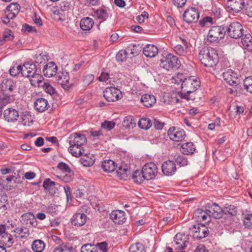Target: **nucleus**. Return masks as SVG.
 <instances>
[{"label": "nucleus", "instance_id": "obj_40", "mask_svg": "<svg viewBox=\"0 0 252 252\" xmlns=\"http://www.w3.org/2000/svg\"><path fill=\"white\" fill-rule=\"evenodd\" d=\"M173 159L180 166H184L188 164V161L185 156L175 154L173 156Z\"/></svg>", "mask_w": 252, "mask_h": 252}, {"label": "nucleus", "instance_id": "obj_6", "mask_svg": "<svg viewBox=\"0 0 252 252\" xmlns=\"http://www.w3.org/2000/svg\"><path fill=\"white\" fill-rule=\"evenodd\" d=\"M17 86L16 82L10 79H4L0 85V92L10 95H14L16 92Z\"/></svg>", "mask_w": 252, "mask_h": 252}, {"label": "nucleus", "instance_id": "obj_27", "mask_svg": "<svg viewBox=\"0 0 252 252\" xmlns=\"http://www.w3.org/2000/svg\"><path fill=\"white\" fill-rule=\"evenodd\" d=\"M87 216L84 213H77L71 219V223L75 226H81L85 224Z\"/></svg>", "mask_w": 252, "mask_h": 252}, {"label": "nucleus", "instance_id": "obj_11", "mask_svg": "<svg viewBox=\"0 0 252 252\" xmlns=\"http://www.w3.org/2000/svg\"><path fill=\"white\" fill-rule=\"evenodd\" d=\"M190 229H191V228ZM191 229H192L193 232V237L196 239L205 238L209 233L208 228L202 224L194 225Z\"/></svg>", "mask_w": 252, "mask_h": 252}, {"label": "nucleus", "instance_id": "obj_31", "mask_svg": "<svg viewBox=\"0 0 252 252\" xmlns=\"http://www.w3.org/2000/svg\"><path fill=\"white\" fill-rule=\"evenodd\" d=\"M94 24L93 19L87 17L81 20L80 26L81 29L84 31H89L93 27Z\"/></svg>", "mask_w": 252, "mask_h": 252}, {"label": "nucleus", "instance_id": "obj_52", "mask_svg": "<svg viewBox=\"0 0 252 252\" xmlns=\"http://www.w3.org/2000/svg\"><path fill=\"white\" fill-rule=\"evenodd\" d=\"M95 14L96 17L99 19H101L102 21H104L106 20L108 17V14L106 12V10L103 8H99L95 11Z\"/></svg>", "mask_w": 252, "mask_h": 252}, {"label": "nucleus", "instance_id": "obj_57", "mask_svg": "<svg viewBox=\"0 0 252 252\" xmlns=\"http://www.w3.org/2000/svg\"><path fill=\"white\" fill-rule=\"evenodd\" d=\"M201 27H209L213 24V19L211 17H205L199 21Z\"/></svg>", "mask_w": 252, "mask_h": 252}, {"label": "nucleus", "instance_id": "obj_24", "mask_svg": "<svg viewBox=\"0 0 252 252\" xmlns=\"http://www.w3.org/2000/svg\"><path fill=\"white\" fill-rule=\"evenodd\" d=\"M57 71V66L53 62L48 63L44 65L43 69L44 75L47 77H51L55 75Z\"/></svg>", "mask_w": 252, "mask_h": 252}, {"label": "nucleus", "instance_id": "obj_61", "mask_svg": "<svg viewBox=\"0 0 252 252\" xmlns=\"http://www.w3.org/2000/svg\"><path fill=\"white\" fill-rule=\"evenodd\" d=\"M57 168L63 172L65 173H70L71 172V169L68 165L63 162L59 163L57 166Z\"/></svg>", "mask_w": 252, "mask_h": 252}, {"label": "nucleus", "instance_id": "obj_35", "mask_svg": "<svg viewBox=\"0 0 252 252\" xmlns=\"http://www.w3.org/2000/svg\"><path fill=\"white\" fill-rule=\"evenodd\" d=\"M195 150V147L192 142H187L182 145L181 151L184 155H192Z\"/></svg>", "mask_w": 252, "mask_h": 252}, {"label": "nucleus", "instance_id": "obj_32", "mask_svg": "<svg viewBox=\"0 0 252 252\" xmlns=\"http://www.w3.org/2000/svg\"><path fill=\"white\" fill-rule=\"evenodd\" d=\"M30 81L31 85L34 87H41L43 84V77L39 73H35L33 75L30 76Z\"/></svg>", "mask_w": 252, "mask_h": 252}, {"label": "nucleus", "instance_id": "obj_64", "mask_svg": "<svg viewBox=\"0 0 252 252\" xmlns=\"http://www.w3.org/2000/svg\"><path fill=\"white\" fill-rule=\"evenodd\" d=\"M245 12L249 17H252V2L246 4L245 5Z\"/></svg>", "mask_w": 252, "mask_h": 252}, {"label": "nucleus", "instance_id": "obj_17", "mask_svg": "<svg viewBox=\"0 0 252 252\" xmlns=\"http://www.w3.org/2000/svg\"><path fill=\"white\" fill-rule=\"evenodd\" d=\"M175 163L173 160H168L164 161L161 166L162 172L164 175L171 176L174 175L176 171Z\"/></svg>", "mask_w": 252, "mask_h": 252}, {"label": "nucleus", "instance_id": "obj_21", "mask_svg": "<svg viewBox=\"0 0 252 252\" xmlns=\"http://www.w3.org/2000/svg\"><path fill=\"white\" fill-rule=\"evenodd\" d=\"M208 211L210 219L212 217L216 219H219L223 215V210L216 203H212L210 205Z\"/></svg>", "mask_w": 252, "mask_h": 252}, {"label": "nucleus", "instance_id": "obj_22", "mask_svg": "<svg viewBox=\"0 0 252 252\" xmlns=\"http://www.w3.org/2000/svg\"><path fill=\"white\" fill-rule=\"evenodd\" d=\"M193 217L196 221L199 222H209L211 220L208 214V209L205 211L201 209L196 210L194 213Z\"/></svg>", "mask_w": 252, "mask_h": 252}, {"label": "nucleus", "instance_id": "obj_30", "mask_svg": "<svg viewBox=\"0 0 252 252\" xmlns=\"http://www.w3.org/2000/svg\"><path fill=\"white\" fill-rule=\"evenodd\" d=\"M141 101L144 106L150 107L156 103V99L154 95L146 94L141 96Z\"/></svg>", "mask_w": 252, "mask_h": 252}, {"label": "nucleus", "instance_id": "obj_45", "mask_svg": "<svg viewBox=\"0 0 252 252\" xmlns=\"http://www.w3.org/2000/svg\"><path fill=\"white\" fill-rule=\"evenodd\" d=\"M117 176L120 179L126 180L128 175L130 174V170H128L126 167L120 166L119 169L116 171Z\"/></svg>", "mask_w": 252, "mask_h": 252}, {"label": "nucleus", "instance_id": "obj_19", "mask_svg": "<svg viewBox=\"0 0 252 252\" xmlns=\"http://www.w3.org/2000/svg\"><path fill=\"white\" fill-rule=\"evenodd\" d=\"M174 242L176 246V249L179 250L184 249L189 243L188 236L181 233L175 235Z\"/></svg>", "mask_w": 252, "mask_h": 252}, {"label": "nucleus", "instance_id": "obj_53", "mask_svg": "<svg viewBox=\"0 0 252 252\" xmlns=\"http://www.w3.org/2000/svg\"><path fill=\"white\" fill-rule=\"evenodd\" d=\"M244 86L247 92L252 94V76L246 77L245 79Z\"/></svg>", "mask_w": 252, "mask_h": 252}, {"label": "nucleus", "instance_id": "obj_7", "mask_svg": "<svg viewBox=\"0 0 252 252\" xmlns=\"http://www.w3.org/2000/svg\"><path fill=\"white\" fill-rule=\"evenodd\" d=\"M104 97L109 102H114L122 97L120 90L113 87H108L103 92Z\"/></svg>", "mask_w": 252, "mask_h": 252}, {"label": "nucleus", "instance_id": "obj_15", "mask_svg": "<svg viewBox=\"0 0 252 252\" xmlns=\"http://www.w3.org/2000/svg\"><path fill=\"white\" fill-rule=\"evenodd\" d=\"M224 80L229 85L237 86L240 83L237 74L231 69H228L222 74Z\"/></svg>", "mask_w": 252, "mask_h": 252}, {"label": "nucleus", "instance_id": "obj_33", "mask_svg": "<svg viewBox=\"0 0 252 252\" xmlns=\"http://www.w3.org/2000/svg\"><path fill=\"white\" fill-rule=\"evenodd\" d=\"M241 37L243 47L248 51H252V36L250 34H246Z\"/></svg>", "mask_w": 252, "mask_h": 252}, {"label": "nucleus", "instance_id": "obj_37", "mask_svg": "<svg viewBox=\"0 0 252 252\" xmlns=\"http://www.w3.org/2000/svg\"><path fill=\"white\" fill-rule=\"evenodd\" d=\"M68 151L73 156L75 157L83 156L84 153V149L82 146L70 145Z\"/></svg>", "mask_w": 252, "mask_h": 252}, {"label": "nucleus", "instance_id": "obj_51", "mask_svg": "<svg viewBox=\"0 0 252 252\" xmlns=\"http://www.w3.org/2000/svg\"><path fill=\"white\" fill-rule=\"evenodd\" d=\"M135 125L136 123H135L134 120L132 119V117L127 116L124 118L123 122V126L126 128L130 127L133 128L135 126Z\"/></svg>", "mask_w": 252, "mask_h": 252}, {"label": "nucleus", "instance_id": "obj_2", "mask_svg": "<svg viewBox=\"0 0 252 252\" xmlns=\"http://www.w3.org/2000/svg\"><path fill=\"white\" fill-rule=\"evenodd\" d=\"M198 58L201 63L207 67H213L219 62L217 50L211 47L202 49L199 53Z\"/></svg>", "mask_w": 252, "mask_h": 252}, {"label": "nucleus", "instance_id": "obj_23", "mask_svg": "<svg viewBox=\"0 0 252 252\" xmlns=\"http://www.w3.org/2000/svg\"><path fill=\"white\" fill-rule=\"evenodd\" d=\"M110 218L115 223H123L126 220L125 213L121 210L113 211L110 214Z\"/></svg>", "mask_w": 252, "mask_h": 252}, {"label": "nucleus", "instance_id": "obj_1", "mask_svg": "<svg viewBox=\"0 0 252 252\" xmlns=\"http://www.w3.org/2000/svg\"><path fill=\"white\" fill-rule=\"evenodd\" d=\"M200 84L199 81L192 76L185 79L182 83L180 96L187 100L194 99V97L190 94L200 87Z\"/></svg>", "mask_w": 252, "mask_h": 252}, {"label": "nucleus", "instance_id": "obj_4", "mask_svg": "<svg viewBox=\"0 0 252 252\" xmlns=\"http://www.w3.org/2000/svg\"><path fill=\"white\" fill-rule=\"evenodd\" d=\"M226 29L221 26H214L209 30L208 40L211 42H219L222 39L226 32Z\"/></svg>", "mask_w": 252, "mask_h": 252}, {"label": "nucleus", "instance_id": "obj_60", "mask_svg": "<svg viewBox=\"0 0 252 252\" xmlns=\"http://www.w3.org/2000/svg\"><path fill=\"white\" fill-rule=\"evenodd\" d=\"M44 90L48 94L52 95L56 93L55 89L51 86L49 83H43L42 86Z\"/></svg>", "mask_w": 252, "mask_h": 252}, {"label": "nucleus", "instance_id": "obj_49", "mask_svg": "<svg viewBox=\"0 0 252 252\" xmlns=\"http://www.w3.org/2000/svg\"><path fill=\"white\" fill-rule=\"evenodd\" d=\"M132 179L137 184H141L145 179L144 175L142 173V170H136L132 175Z\"/></svg>", "mask_w": 252, "mask_h": 252}, {"label": "nucleus", "instance_id": "obj_41", "mask_svg": "<svg viewBox=\"0 0 252 252\" xmlns=\"http://www.w3.org/2000/svg\"><path fill=\"white\" fill-rule=\"evenodd\" d=\"M90 154H85L82 156L80 159V162L84 166L89 167L93 165L94 162V159L90 157ZM92 155H91L92 156Z\"/></svg>", "mask_w": 252, "mask_h": 252}, {"label": "nucleus", "instance_id": "obj_10", "mask_svg": "<svg viewBox=\"0 0 252 252\" xmlns=\"http://www.w3.org/2000/svg\"><path fill=\"white\" fill-rule=\"evenodd\" d=\"M184 20L189 24L194 23L198 21L199 13L197 9L191 7L187 8L183 15Z\"/></svg>", "mask_w": 252, "mask_h": 252}, {"label": "nucleus", "instance_id": "obj_43", "mask_svg": "<svg viewBox=\"0 0 252 252\" xmlns=\"http://www.w3.org/2000/svg\"><path fill=\"white\" fill-rule=\"evenodd\" d=\"M230 113L231 115L234 117L236 115L240 114L244 112V108L241 106H238L236 103H232L229 107Z\"/></svg>", "mask_w": 252, "mask_h": 252}, {"label": "nucleus", "instance_id": "obj_28", "mask_svg": "<svg viewBox=\"0 0 252 252\" xmlns=\"http://www.w3.org/2000/svg\"><path fill=\"white\" fill-rule=\"evenodd\" d=\"M143 53L147 57H154L158 53V49L154 45L147 44L143 48Z\"/></svg>", "mask_w": 252, "mask_h": 252}, {"label": "nucleus", "instance_id": "obj_34", "mask_svg": "<svg viewBox=\"0 0 252 252\" xmlns=\"http://www.w3.org/2000/svg\"><path fill=\"white\" fill-rule=\"evenodd\" d=\"M101 167L104 171L109 173L113 172L116 169L114 161L111 159L104 160L102 162Z\"/></svg>", "mask_w": 252, "mask_h": 252}, {"label": "nucleus", "instance_id": "obj_54", "mask_svg": "<svg viewBox=\"0 0 252 252\" xmlns=\"http://www.w3.org/2000/svg\"><path fill=\"white\" fill-rule=\"evenodd\" d=\"M81 252H98L97 248L91 244L84 245L81 249Z\"/></svg>", "mask_w": 252, "mask_h": 252}, {"label": "nucleus", "instance_id": "obj_26", "mask_svg": "<svg viewBox=\"0 0 252 252\" xmlns=\"http://www.w3.org/2000/svg\"><path fill=\"white\" fill-rule=\"evenodd\" d=\"M34 107L39 112H44L49 107L48 101L42 97L38 98L34 102Z\"/></svg>", "mask_w": 252, "mask_h": 252}, {"label": "nucleus", "instance_id": "obj_63", "mask_svg": "<svg viewBox=\"0 0 252 252\" xmlns=\"http://www.w3.org/2000/svg\"><path fill=\"white\" fill-rule=\"evenodd\" d=\"M94 76L93 74H87L83 79V84L85 86L89 85L94 80Z\"/></svg>", "mask_w": 252, "mask_h": 252}, {"label": "nucleus", "instance_id": "obj_62", "mask_svg": "<svg viewBox=\"0 0 252 252\" xmlns=\"http://www.w3.org/2000/svg\"><path fill=\"white\" fill-rule=\"evenodd\" d=\"M22 67L21 65H17V66H13L9 70L10 74L12 76H16L17 75L21 73Z\"/></svg>", "mask_w": 252, "mask_h": 252}, {"label": "nucleus", "instance_id": "obj_25", "mask_svg": "<svg viewBox=\"0 0 252 252\" xmlns=\"http://www.w3.org/2000/svg\"><path fill=\"white\" fill-rule=\"evenodd\" d=\"M19 116L18 112L13 108H9L4 111V118L8 122H15Z\"/></svg>", "mask_w": 252, "mask_h": 252}, {"label": "nucleus", "instance_id": "obj_18", "mask_svg": "<svg viewBox=\"0 0 252 252\" xmlns=\"http://www.w3.org/2000/svg\"><path fill=\"white\" fill-rule=\"evenodd\" d=\"M70 145L82 146L87 142V139L83 134L74 133L69 137Z\"/></svg>", "mask_w": 252, "mask_h": 252}, {"label": "nucleus", "instance_id": "obj_58", "mask_svg": "<svg viewBox=\"0 0 252 252\" xmlns=\"http://www.w3.org/2000/svg\"><path fill=\"white\" fill-rule=\"evenodd\" d=\"M127 53L125 50H120L116 55V59L117 61L123 62L127 58Z\"/></svg>", "mask_w": 252, "mask_h": 252}, {"label": "nucleus", "instance_id": "obj_16", "mask_svg": "<svg viewBox=\"0 0 252 252\" xmlns=\"http://www.w3.org/2000/svg\"><path fill=\"white\" fill-rule=\"evenodd\" d=\"M21 70L22 76L24 77L29 78L36 72L37 67L35 63L27 62L23 65Z\"/></svg>", "mask_w": 252, "mask_h": 252}, {"label": "nucleus", "instance_id": "obj_46", "mask_svg": "<svg viewBox=\"0 0 252 252\" xmlns=\"http://www.w3.org/2000/svg\"><path fill=\"white\" fill-rule=\"evenodd\" d=\"M0 238V241L7 246L8 247H11L13 243L12 235L7 233H4Z\"/></svg>", "mask_w": 252, "mask_h": 252}, {"label": "nucleus", "instance_id": "obj_42", "mask_svg": "<svg viewBox=\"0 0 252 252\" xmlns=\"http://www.w3.org/2000/svg\"><path fill=\"white\" fill-rule=\"evenodd\" d=\"M45 248L44 242L40 240H36L32 245V248L34 252H41Z\"/></svg>", "mask_w": 252, "mask_h": 252}, {"label": "nucleus", "instance_id": "obj_13", "mask_svg": "<svg viewBox=\"0 0 252 252\" xmlns=\"http://www.w3.org/2000/svg\"><path fill=\"white\" fill-rule=\"evenodd\" d=\"M226 7L228 11L235 13H239L245 5L244 0H227Z\"/></svg>", "mask_w": 252, "mask_h": 252}, {"label": "nucleus", "instance_id": "obj_39", "mask_svg": "<svg viewBox=\"0 0 252 252\" xmlns=\"http://www.w3.org/2000/svg\"><path fill=\"white\" fill-rule=\"evenodd\" d=\"M53 252H74V250L70 245L63 244L55 247Z\"/></svg>", "mask_w": 252, "mask_h": 252}, {"label": "nucleus", "instance_id": "obj_48", "mask_svg": "<svg viewBox=\"0 0 252 252\" xmlns=\"http://www.w3.org/2000/svg\"><path fill=\"white\" fill-rule=\"evenodd\" d=\"M48 57L49 56L46 52L35 54L34 56L35 63L38 64H44L46 63V61L48 60Z\"/></svg>", "mask_w": 252, "mask_h": 252}, {"label": "nucleus", "instance_id": "obj_55", "mask_svg": "<svg viewBox=\"0 0 252 252\" xmlns=\"http://www.w3.org/2000/svg\"><path fill=\"white\" fill-rule=\"evenodd\" d=\"M244 225L246 228L252 229V214L245 215L244 219Z\"/></svg>", "mask_w": 252, "mask_h": 252}, {"label": "nucleus", "instance_id": "obj_47", "mask_svg": "<svg viewBox=\"0 0 252 252\" xmlns=\"http://www.w3.org/2000/svg\"><path fill=\"white\" fill-rule=\"evenodd\" d=\"M138 126L141 129H147L152 126V122L148 118H142L140 119L138 123Z\"/></svg>", "mask_w": 252, "mask_h": 252}, {"label": "nucleus", "instance_id": "obj_50", "mask_svg": "<svg viewBox=\"0 0 252 252\" xmlns=\"http://www.w3.org/2000/svg\"><path fill=\"white\" fill-rule=\"evenodd\" d=\"M129 251V252H145V249L142 244L136 243L130 246Z\"/></svg>", "mask_w": 252, "mask_h": 252}, {"label": "nucleus", "instance_id": "obj_59", "mask_svg": "<svg viewBox=\"0 0 252 252\" xmlns=\"http://www.w3.org/2000/svg\"><path fill=\"white\" fill-rule=\"evenodd\" d=\"M115 126V123L113 121H105L101 124V127L108 131L111 130Z\"/></svg>", "mask_w": 252, "mask_h": 252}, {"label": "nucleus", "instance_id": "obj_36", "mask_svg": "<svg viewBox=\"0 0 252 252\" xmlns=\"http://www.w3.org/2000/svg\"><path fill=\"white\" fill-rule=\"evenodd\" d=\"M184 46L178 44L174 47V50L175 53L180 56H185L187 53L186 49L188 48V42L186 40L182 39Z\"/></svg>", "mask_w": 252, "mask_h": 252}, {"label": "nucleus", "instance_id": "obj_12", "mask_svg": "<svg viewBox=\"0 0 252 252\" xmlns=\"http://www.w3.org/2000/svg\"><path fill=\"white\" fill-rule=\"evenodd\" d=\"M167 134L170 139L174 141H181L186 137L185 131L179 127H170L168 130Z\"/></svg>", "mask_w": 252, "mask_h": 252}, {"label": "nucleus", "instance_id": "obj_44", "mask_svg": "<svg viewBox=\"0 0 252 252\" xmlns=\"http://www.w3.org/2000/svg\"><path fill=\"white\" fill-rule=\"evenodd\" d=\"M55 182L52 181L49 178L46 179L43 183V187L46 189L48 190L50 193L52 194L55 188Z\"/></svg>", "mask_w": 252, "mask_h": 252}, {"label": "nucleus", "instance_id": "obj_29", "mask_svg": "<svg viewBox=\"0 0 252 252\" xmlns=\"http://www.w3.org/2000/svg\"><path fill=\"white\" fill-rule=\"evenodd\" d=\"M14 236L16 238L22 239L27 238L29 235V230L25 226L18 227L14 230Z\"/></svg>", "mask_w": 252, "mask_h": 252}, {"label": "nucleus", "instance_id": "obj_8", "mask_svg": "<svg viewBox=\"0 0 252 252\" xmlns=\"http://www.w3.org/2000/svg\"><path fill=\"white\" fill-rule=\"evenodd\" d=\"M227 31L231 38L237 39L243 36L244 29L242 25L239 23L233 22L229 25L227 29Z\"/></svg>", "mask_w": 252, "mask_h": 252}, {"label": "nucleus", "instance_id": "obj_3", "mask_svg": "<svg viewBox=\"0 0 252 252\" xmlns=\"http://www.w3.org/2000/svg\"><path fill=\"white\" fill-rule=\"evenodd\" d=\"M160 65L167 70L177 69L180 66V61L176 56L168 54L165 57L160 60Z\"/></svg>", "mask_w": 252, "mask_h": 252}, {"label": "nucleus", "instance_id": "obj_38", "mask_svg": "<svg viewBox=\"0 0 252 252\" xmlns=\"http://www.w3.org/2000/svg\"><path fill=\"white\" fill-rule=\"evenodd\" d=\"M13 95L0 92V107L2 108L13 100Z\"/></svg>", "mask_w": 252, "mask_h": 252}, {"label": "nucleus", "instance_id": "obj_9", "mask_svg": "<svg viewBox=\"0 0 252 252\" xmlns=\"http://www.w3.org/2000/svg\"><path fill=\"white\" fill-rule=\"evenodd\" d=\"M142 173L144 175L145 179L147 180L154 179L158 173V167L156 164L150 162L145 164L142 169Z\"/></svg>", "mask_w": 252, "mask_h": 252}, {"label": "nucleus", "instance_id": "obj_14", "mask_svg": "<svg viewBox=\"0 0 252 252\" xmlns=\"http://www.w3.org/2000/svg\"><path fill=\"white\" fill-rule=\"evenodd\" d=\"M56 78L58 83L60 84L64 90H68L73 86V84L69 82V73L65 70H63L59 73Z\"/></svg>", "mask_w": 252, "mask_h": 252}, {"label": "nucleus", "instance_id": "obj_56", "mask_svg": "<svg viewBox=\"0 0 252 252\" xmlns=\"http://www.w3.org/2000/svg\"><path fill=\"white\" fill-rule=\"evenodd\" d=\"M223 214L225 215L229 214L231 216H235L237 214V209L234 206L229 205L223 210Z\"/></svg>", "mask_w": 252, "mask_h": 252}, {"label": "nucleus", "instance_id": "obj_5", "mask_svg": "<svg viewBox=\"0 0 252 252\" xmlns=\"http://www.w3.org/2000/svg\"><path fill=\"white\" fill-rule=\"evenodd\" d=\"M20 6L17 3H11L7 6L5 11V16L2 19V22L5 24L9 23L10 20L14 19L19 13Z\"/></svg>", "mask_w": 252, "mask_h": 252}, {"label": "nucleus", "instance_id": "obj_20", "mask_svg": "<svg viewBox=\"0 0 252 252\" xmlns=\"http://www.w3.org/2000/svg\"><path fill=\"white\" fill-rule=\"evenodd\" d=\"M21 222L23 225L30 227H36L37 222L34 216L32 213H26L21 216Z\"/></svg>", "mask_w": 252, "mask_h": 252}]
</instances>
